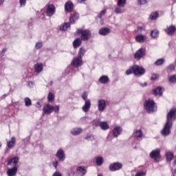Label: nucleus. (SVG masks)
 <instances>
[{"mask_svg":"<svg viewBox=\"0 0 176 176\" xmlns=\"http://www.w3.org/2000/svg\"><path fill=\"white\" fill-rule=\"evenodd\" d=\"M144 111L146 113H153L155 112V100L153 99L146 100L143 103Z\"/></svg>","mask_w":176,"mask_h":176,"instance_id":"obj_1","label":"nucleus"},{"mask_svg":"<svg viewBox=\"0 0 176 176\" xmlns=\"http://www.w3.org/2000/svg\"><path fill=\"white\" fill-rule=\"evenodd\" d=\"M78 34H80V39L84 42H87L91 38V32L89 30L77 29Z\"/></svg>","mask_w":176,"mask_h":176,"instance_id":"obj_2","label":"nucleus"},{"mask_svg":"<svg viewBox=\"0 0 176 176\" xmlns=\"http://www.w3.org/2000/svg\"><path fill=\"white\" fill-rule=\"evenodd\" d=\"M54 111L56 113H58L60 112V107L58 105L52 106L50 104H45L43 109V113L46 115H50Z\"/></svg>","mask_w":176,"mask_h":176,"instance_id":"obj_3","label":"nucleus"},{"mask_svg":"<svg viewBox=\"0 0 176 176\" xmlns=\"http://www.w3.org/2000/svg\"><path fill=\"white\" fill-rule=\"evenodd\" d=\"M173 123L166 121L164 128L161 131V134L163 137H168L171 134V128Z\"/></svg>","mask_w":176,"mask_h":176,"instance_id":"obj_4","label":"nucleus"},{"mask_svg":"<svg viewBox=\"0 0 176 176\" xmlns=\"http://www.w3.org/2000/svg\"><path fill=\"white\" fill-rule=\"evenodd\" d=\"M176 119V108L171 109L166 115V121L169 123H173V120Z\"/></svg>","mask_w":176,"mask_h":176,"instance_id":"obj_5","label":"nucleus"},{"mask_svg":"<svg viewBox=\"0 0 176 176\" xmlns=\"http://www.w3.org/2000/svg\"><path fill=\"white\" fill-rule=\"evenodd\" d=\"M133 74L136 76H142L145 74V69L141 67L139 65L133 66Z\"/></svg>","mask_w":176,"mask_h":176,"instance_id":"obj_6","label":"nucleus"},{"mask_svg":"<svg viewBox=\"0 0 176 176\" xmlns=\"http://www.w3.org/2000/svg\"><path fill=\"white\" fill-rule=\"evenodd\" d=\"M99 112H104L107 108V102L104 99H100L97 102Z\"/></svg>","mask_w":176,"mask_h":176,"instance_id":"obj_7","label":"nucleus"},{"mask_svg":"<svg viewBox=\"0 0 176 176\" xmlns=\"http://www.w3.org/2000/svg\"><path fill=\"white\" fill-rule=\"evenodd\" d=\"M72 65H73V67H76V68L82 67V65H83V60H82V58H79V56L74 58L72 61Z\"/></svg>","mask_w":176,"mask_h":176,"instance_id":"obj_8","label":"nucleus"},{"mask_svg":"<svg viewBox=\"0 0 176 176\" xmlns=\"http://www.w3.org/2000/svg\"><path fill=\"white\" fill-rule=\"evenodd\" d=\"M123 167V164L120 162H114L111 164L109 166L110 171H119V170H122Z\"/></svg>","mask_w":176,"mask_h":176,"instance_id":"obj_9","label":"nucleus"},{"mask_svg":"<svg viewBox=\"0 0 176 176\" xmlns=\"http://www.w3.org/2000/svg\"><path fill=\"white\" fill-rule=\"evenodd\" d=\"M56 13V7L53 4H50L47 7L46 14L49 17H52Z\"/></svg>","mask_w":176,"mask_h":176,"instance_id":"obj_10","label":"nucleus"},{"mask_svg":"<svg viewBox=\"0 0 176 176\" xmlns=\"http://www.w3.org/2000/svg\"><path fill=\"white\" fill-rule=\"evenodd\" d=\"M145 56V49L140 48L139 50H138L134 55V57L136 60H141L142 57Z\"/></svg>","mask_w":176,"mask_h":176,"instance_id":"obj_11","label":"nucleus"},{"mask_svg":"<svg viewBox=\"0 0 176 176\" xmlns=\"http://www.w3.org/2000/svg\"><path fill=\"white\" fill-rule=\"evenodd\" d=\"M56 156L58 159L59 162H64L65 160V153L62 148H59L57 151Z\"/></svg>","mask_w":176,"mask_h":176,"instance_id":"obj_12","label":"nucleus"},{"mask_svg":"<svg viewBox=\"0 0 176 176\" xmlns=\"http://www.w3.org/2000/svg\"><path fill=\"white\" fill-rule=\"evenodd\" d=\"M90 108H91V101L90 100H85V104L82 107V112L87 113L89 111H90Z\"/></svg>","mask_w":176,"mask_h":176,"instance_id":"obj_13","label":"nucleus"},{"mask_svg":"<svg viewBox=\"0 0 176 176\" xmlns=\"http://www.w3.org/2000/svg\"><path fill=\"white\" fill-rule=\"evenodd\" d=\"M17 166H13L11 168H8L7 170V175L8 176H16L17 175L18 171Z\"/></svg>","mask_w":176,"mask_h":176,"instance_id":"obj_14","label":"nucleus"},{"mask_svg":"<svg viewBox=\"0 0 176 176\" xmlns=\"http://www.w3.org/2000/svg\"><path fill=\"white\" fill-rule=\"evenodd\" d=\"M122 129L120 126H116L112 131L113 135L115 138H118L120 134H122Z\"/></svg>","mask_w":176,"mask_h":176,"instance_id":"obj_15","label":"nucleus"},{"mask_svg":"<svg viewBox=\"0 0 176 176\" xmlns=\"http://www.w3.org/2000/svg\"><path fill=\"white\" fill-rule=\"evenodd\" d=\"M160 148H156L155 150V162L159 163L162 160V155H160Z\"/></svg>","mask_w":176,"mask_h":176,"instance_id":"obj_16","label":"nucleus"},{"mask_svg":"<svg viewBox=\"0 0 176 176\" xmlns=\"http://www.w3.org/2000/svg\"><path fill=\"white\" fill-rule=\"evenodd\" d=\"M79 19V14L76 12H72L70 15L69 21L71 24H75V21Z\"/></svg>","mask_w":176,"mask_h":176,"instance_id":"obj_17","label":"nucleus"},{"mask_svg":"<svg viewBox=\"0 0 176 176\" xmlns=\"http://www.w3.org/2000/svg\"><path fill=\"white\" fill-rule=\"evenodd\" d=\"M19 157H14L8 160L7 164L8 166H10V164H13L14 167H16V166H17V164L19 163Z\"/></svg>","mask_w":176,"mask_h":176,"instance_id":"obj_18","label":"nucleus"},{"mask_svg":"<svg viewBox=\"0 0 176 176\" xmlns=\"http://www.w3.org/2000/svg\"><path fill=\"white\" fill-rule=\"evenodd\" d=\"M175 31L176 28L173 25L165 29V32L167 34V35H174V32H175Z\"/></svg>","mask_w":176,"mask_h":176,"instance_id":"obj_19","label":"nucleus"},{"mask_svg":"<svg viewBox=\"0 0 176 176\" xmlns=\"http://www.w3.org/2000/svg\"><path fill=\"white\" fill-rule=\"evenodd\" d=\"M74 9V3L71 1H67L65 4V10L66 12H72Z\"/></svg>","mask_w":176,"mask_h":176,"instance_id":"obj_20","label":"nucleus"},{"mask_svg":"<svg viewBox=\"0 0 176 176\" xmlns=\"http://www.w3.org/2000/svg\"><path fill=\"white\" fill-rule=\"evenodd\" d=\"M76 173L79 176H83L86 174L87 170L84 166H78L76 169Z\"/></svg>","mask_w":176,"mask_h":176,"instance_id":"obj_21","label":"nucleus"},{"mask_svg":"<svg viewBox=\"0 0 176 176\" xmlns=\"http://www.w3.org/2000/svg\"><path fill=\"white\" fill-rule=\"evenodd\" d=\"M34 71L36 74H41L43 71V64L36 63L34 65Z\"/></svg>","mask_w":176,"mask_h":176,"instance_id":"obj_22","label":"nucleus"},{"mask_svg":"<svg viewBox=\"0 0 176 176\" xmlns=\"http://www.w3.org/2000/svg\"><path fill=\"white\" fill-rule=\"evenodd\" d=\"M82 131L83 129L82 128L76 127L71 130V134L72 135H79Z\"/></svg>","mask_w":176,"mask_h":176,"instance_id":"obj_23","label":"nucleus"},{"mask_svg":"<svg viewBox=\"0 0 176 176\" xmlns=\"http://www.w3.org/2000/svg\"><path fill=\"white\" fill-rule=\"evenodd\" d=\"M135 41L136 42H138L139 43H144L145 41H146V36L139 34L135 36Z\"/></svg>","mask_w":176,"mask_h":176,"instance_id":"obj_24","label":"nucleus"},{"mask_svg":"<svg viewBox=\"0 0 176 176\" xmlns=\"http://www.w3.org/2000/svg\"><path fill=\"white\" fill-rule=\"evenodd\" d=\"M142 130L141 129L137 130L133 133V137H134V138H136V140H140V138H142Z\"/></svg>","mask_w":176,"mask_h":176,"instance_id":"obj_25","label":"nucleus"},{"mask_svg":"<svg viewBox=\"0 0 176 176\" xmlns=\"http://www.w3.org/2000/svg\"><path fill=\"white\" fill-rule=\"evenodd\" d=\"M14 145H16V138L12 137L10 141L7 142V146L9 149H12L14 148Z\"/></svg>","mask_w":176,"mask_h":176,"instance_id":"obj_26","label":"nucleus"},{"mask_svg":"<svg viewBox=\"0 0 176 176\" xmlns=\"http://www.w3.org/2000/svg\"><path fill=\"white\" fill-rule=\"evenodd\" d=\"M111 32V29L108 28H103L100 29L99 34L100 35H102L103 36H105V35H108Z\"/></svg>","mask_w":176,"mask_h":176,"instance_id":"obj_27","label":"nucleus"},{"mask_svg":"<svg viewBox=\"0 0 176 176\" xmlns=\"http://www.w3.org/2000/svg\"><path fill=\"white\" fill-rule=\"evenodd\" d=\"M82 40L80 38H76L73 42V47L74 49L79 47L82 45Z\"/></svg>","mask_w":176,"mask_h":176,"instance_id":"obj_28","label":"nucleus"},{"mask_svg":"<svg viewBox=\"0 0 176 176\" xmlns=\"http://www.w3.org/2000/svg\"><path fill=\"white\" fill-rule=\"evenodd\" d=\"M109 82V78L107 76H102L99 78V82L102 83V85H107Z\"/></svg>","mask_w":176,"mask_h":176,"instance_id":"obj_29","label":"nucleus"},{"mask_svg":"<svg viewBox=\"0 0 176 176\" xmlns=\"http://www.w3.org/2000/svg\"><path fill=\"white\" fill-rule=\"evenodd\" d=\"M95 160L97 166H102L104 163V158H102V157H96Z\"/></svg>","mask_w":176,"mask_h":176,"instance_id":"obj_30","label":"nucleus"},{"mask_svg":"<svg viewBox=\"0 0 176 176\" xmlns=\"http://www.w3.org/2000/svg\"><path fill=\"white\" fill-rule=\"evenodd\" d=\"M85 54H86V50H85V48L83 47H80L79 49L77 57H79L80 58H82Z\"/></svg>","mask_w":176,"mask_h":176,"instance_id":"obj_31","label":"nucleus"},{"mask_svg":"<svg viewBox=\"0 0 176 176\" xmlns=\"http://www.w3.org/2000/svg\"><path fill=\"white\" fill-rule=\"evenodd\" d=\"M99 126L102 130H108V129H109V124H108L107 122H100Z\"/></svg>","mask_w":176,"mask_h":176,"instance_id":"obj_32","label":"nucleus"},{"mask_svg":"<svg viewBox=\"0 0 176 176\" xmlns=\"http://www.w3.org/2000/svg\"><path fill=\"white\" fill-rule=\"evenodd\" d=\"M155 96H163V88L161 87H158L155 89Z\"/></svg>","mask_w":176,"mask_h":176,"instance_id":"obj_33","label":"nucleus"},{"mask_svg":"<svg viewBox=\"0 0 176 176\" xmlns=\"http://www.w3.org/2000/svg\"><path fill=\"white\" fill-rule=\"evenodd\" d=\"M71 27V23H65V24L62 26H60V31H67L68 28Z\"/></svg>","mask_w":176,"mask_h":176,"instance_id":"obj_34","label":"nucleus"},{"mask_svg":"<svg viewBox=\"0 0 176 176\" xmlns=\"http://www.w3.org/2000/svg\"><path fill=\"white\" fill-rule=\"evenodd\" d=\"M55 96L54 95L53 93L49 92L48 96H47V100L49 102H53L54 101Z\"/></svg>","mask_w":176,"mask_h":176,"instance_id":"obj_35","label":"nucleus"},{"mask_svg":"<svg viewBox=\"0 0 176 176\" xmlns=\"http://www.w3.org/2000/svg\"><path fill=\"white\" fill-rule=\"evenodd\" d=\"M24 101L25 107H31L32 105V102L31 101V99H30V98H25Z\"/></svg>","mask_w":176,"mask_h":176,"instance_id":"obj_36","label":"nucleus"},{"mask_svg":"<svg viewBox=\"0 0 176 176\" xmlns=\"http://www.w3.org/2000/svg\"><path fill=\"white\" fill-rule=\"evenodd\" d=\"M126 6V0H118L117 3V6L124 8Z\"/></svg>","mask_w":176,"mask_h":176,"instance_id":"obj_37","label":"nucleus"},{"mask_svg":"<svg viewBox=\"0 0 176 176\" xmlns=\"http://www.w3.org/2000/svg\"><path fill=\"white\" fill-rule=\"evenodd\" d=\"M173 157L174 154H173V153H166V160H168V162H171V160L173 159Z\"/></svg>","mask_w":176,"mask_h":176,"instance_id":"obj_38","label":"nucleus"},{"mask_svg":"<svg viewBox=\"0 0 176 176\" xmlns=\"http://www.w3.org/2000/svg\"><path fill=\"white\" fill-rule=\"evenodd\" d=\"M164 63V58H160L157 60L155 63V65H163Z\"/></svg>","mask_w":176,"mask_h":176,"instance_id":"obj_39","label":"nucleus"},{"mask_svg":"<svg viewBox=\"0 0 176 176\" xmlns=\"http://www.w3.org/2000/svg\"><path fill=\"white\" fill-rule=\"evenodd\" d=\"M148 2H149V0H138V5L140 6L142 5H146Z\"/></svg>","mask_w":176,"mask_h":176,"instance_id":"obj_40","label":"nucleus"},{"mask_svg":"<svg viewBox=\"0 0 176 176\" xmlns=\"http://www.w3.org/2000/svg\"><path fill=\"white\" fill-rule=\"evenodd\" d=\"M100 123L101 122H100V119H98V118H96V119L94 120L93 122H92V124L94 126H96V127L100 126Z\"/></svg>","mask_w":176,"mask_h":176,"instance_id":"obj_41","label":"nucleus"},{"mask_svg":"<svg viewBox=\"0 0 176 176\" xmlns=\"http://www.w3.org/2000/svg\"><path fill=\"white\" fill-rule=\"evenodd\" d=\"M122 7H116L115 10V12L116 14H120L121 13H123V10L122 9Z\"/></svg>","mask_w":176,"mask_h":176,"instance_id":"obj_42","label":"nucleus"},{"mask_svg":"<svg viewBox=\"0 0 176 176\" xmlns=\"http://www.w3.org/2000/svg\"><path fill=\"white\" fill-rule=\"evenodd\" d=\"M146 172H144V170H140L136 173L135 176H146Z\"/></svg>","mask_w":176,"mask_h":176,"instance_id":"obj_43","label":"nucleus"},{"mask_svg":"<svg viewBox=\"0 0 176 176\" xmlns=\"http://www.w3.org/2000/svg\"><path fill=\"white\" fill-rule=\"evenodd\" d=\"M169 82H170V83H176V74L169 77Z\"/></svg>","mask_w":176,"mask_h":176,"instance_id":"obj_44","label":"nucleus"},{"mask_svg":"<svg viewBox=\"0 0 176 176\" xmlns=\"http://www.w3.org/2000/svg\"><path fill=\"white\" fill-rule=\"evenodd\" d=\"M68 176H74L75 175V170L73 168H72L68 172H67Z\"/></svg>","mask_w":176,"mask_h":176,"instance_id":"obj_45","label":"nucleus"},{"mask_svg":"<svg viewBox=\"0 0 176 176\" xmlns=\"http://www.w3.org/2000/svg\"><path fill=\"white\" fill-rule=\"evenodd\" d=\"M131 74H134V70L133 69V67L131 69H127L126 71V75H131Z\"/></svg>","mask_w":176,"mask_h":176,"instance_id":"obj_46","label":"nucleus"},{"mask_svg":"<svg viewBox=\"0 0 176 176\" xmlns=\"http://www.w3.org/2000/svg\"><path fill=\"white\" fill-rule=\"evenodd\" d=\"M42 46H43V45L42 44V43L41 42H38V43H36V45H35V47H36V49H41L42 48Z\"/></svg>","mask_w":176,"mask_h":176,"instance_id":"obj_47","label":"nucleus"},{"mask_svg":"<svg viewBox=\"0 0 176 176\" xmlns=\"http://www.w3.org/2000/svg\"><path fill=\"white\" fill-rule=\"evenodd\" d=\"M81 97H82V100L85 101V102H86V101H87V93H86V92H83V94H82V95L81 96Z\"/></svg>","mask_w":176,"mask_h":176,"instance_id":"obj_48","label":"nucleus"},{"mask_svg":"<svg viewBox=\"0 0 176 176\" xmlns=\"http://www.w3.org/2000/svg\"><path fill=\"white\" fill-rule=\"evenodd\" d=\"M85 140L87 141H93V140H94V136H93V135H89L85 138Z\"/></svg>","mask_w":176,"mask_h":176,"instance_id":"obj_49","label":"nucleus"},{"mask_svg":"<svg viewBox=\"0 0 176 176\" xmlns=\"http://www.w3.org/2000/svg\"><path fill=\"white\" fill-rule=\"evenodd\" d=\"M105 13H107V10H102V11L100 12V13L98 17H99L100 19H102V16H104V14H105Z\"/></svg>","mask_w":176,"mask_h":176,"instance_id":"obj_50","label":"nucleus"},{"mask_svg":"<svg viewBox=\"0 0 176 176\" xmlns=\"http://www.w3.org/2000/svg\"><path fill=\"white\" fill-rule=\"evenodd\" d=\"M21 6H24L27 3V0H19Z\"/></svg>","mask_w":176,"mask_h":176,"instance_id":"obj_51","label":"nucleus"},{"mask_svg":"<svg viewBox=\"0 0 176 176\" xmlns=\"http://www.w3.org/2000/svg\"><path fill=\"white\" fill-rule=\"evenodd\" d=\"M168 69H169L170 71H174V69H175V66L174 65H170L168 67Z\"/></svg>","mask_w":176,"mask_h":176,"instance_id":"obj_52","label":"nucleus"},{"mask_svg":"<svg viewBox=\"0 0 176 176\" xmlns=\"http://www.w3.org/2000/svg\"><path fill=\"white\" fill-rule=\"evenodd\" d=\"M52 176H63V175L59 171H56L55 173H54Z\"/></svg>","mask_w":176,"mask_h":176,"instance_id":"obj_53","label":"nucleus"},{"mask_svg":"<svg viewBox=\"0 0 176 176\" xmlns=\"http://www.w3.org/2000/svg\"><path fill=\"white\" fill-rule=\"evenodd\" d=\"M150 157L151 159H155V150H153L150 153Z\"/></svg>","mask_w":176,"mask_h":176,"instance_id":"obj_54","label":"nucleus"},{"mask_svg":"<svg viewBox=\"0 0 176 176\" xmlns=\"http://www.w3.org/2000/svg\"><path fill=\"white\" fill-rule=\"evenodd\" d=\"M150 20H155V14L152 12L149 16Z\"/></svg>","mask_w":176,"mask_h":176,"instance_id":"obj_55","label":"nucleus"},{"mask_svg":"<svg viewBox=\"0 0 176 176\" xmlns=\"http://www.w3.org/2000/svg\"><path fill=\"white\" fill-rule=\"evenodd\" d=\"M28 85L29 87H34V82L32 81H29Z\"/></svg>","mask_w":176,"mask_h":176,"instance_id":"obj_56","label":"nucleus"},{"mask_svg":"<svg viewBox=\"0 0 176 176\" xmlns=\"http://www.w3.org/2000/svg\"><path fill=\"white\" fill-rule=\"evenodd\" d=\"M53 166L54 167V168H57V167L58 166V161H56V162L53 164Z\"/></svg>","mask_w":176,"mask_h":176,"instance_id":"obj_57","label":"nucleus"},{"mask_svg":"<svg viewBox=\"0 0 176 176\" xmlns=\"http://www.w3.org/2000/svg\"><path fill=\"white\" fill-rule=\"evenodd\" d=\"M159 37V30H156L155 32V38H158Z\"/></svg>","mask_w":176,"mask_h":176,"instance_id":"obj_58","label":"nucleus"},{"mask_svg":"<svg viewBox=\"0 0 176 176\" xmlns=\"http://www.w3.org/2000/svg\"><path fill=\"white\" fill-rule=\"evenodd\" d=\"M30 138L28 137V138H26L25 139L23 140V142L25 143L30 142Z\"/></svg>","mask_w":176,"mask_h":176,"instance_id":"obj_59","label":"nucleus"},{"mask_svg":"<svg viewBox=\"0 0 176 176\" xmlns=\"http://www.w3.org/2000/svg\"><path fill=\"white\" fill-rule=\"evenodd\" d=\"M82 122H86L87 120V116L82 117L81 118Z\"/></svg>","mask_w":176,"mask_h":176,"instance_id":"obj_60","label":"nucleus"},{"mask_svg":"<svg viewBox=\"0 0 176 176\" xmlns=\"http://www.w3.org/2000/svg\"><path fill=\"white\" fill-rule=\"evenodd\" d=\"M157 17H159V12H155V20H156V19H157Z\"/></svg>","mask_w":176,"mask_h":176,"instance_id":"obj_61","label":"nucleus"},{"mask_svg":"<svg viewBox=\"0 0 176 176\" xmlns=\"http://www.w3.org/2000/svg\"><path fill=\"white\" fill-rule=\"evenodd\" d=\"M141 31H142V27H138V34H140Z\"/></svg>","mask_w":176,"mask_h":176,"instance_id":"obj_62","label":"nucleus"},{"mask_svg":"<svg viewBox=\"0 0 176 176\" xmlns=\"http://www.w3.org/2000/svg\"><path fill=\"white\" fill-rule=\"evenodd\" d=\"M140 86H142V87H145V86H148V82H144V84L141 83Z\"/></svg>","mask_w":176,"mask_h":176,"instance_id":"obj_63","label":"nucleus"},{"mask_svg":"<svg viewBox=\"0 0 176 176\" xmlns=\"http://www.w3.org/2000/svg\"><path fill=\"white\" fill-rule=\"evenodd\" d=\"M6 48H3L1 52V54H3L4 53H6Z\"/></svg>","mask_w":176,"mask_h":176,"instance_id":"obj_64","label":"nucleus"}]
</instances>
